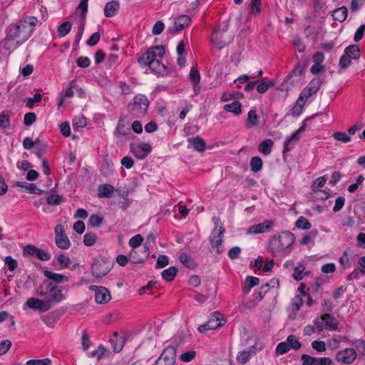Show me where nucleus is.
Returning a JSON list of instances; mask_svg holds the SVG:
<instances>
[{"instance_id":"19","label":"nucleus","mask_w":365,"mask_h":365,"mask_svg":"<svg viewBox=\"0 0 365 365\" xmlns=\"http://www.w3.org/2000/svg\"><path fill=\"white\" fill-rule=\"evenodd\" d=\"M321 319L324 323V328L330 330H336L338 329V323L335 318L329 314H324L321 316Z\"/></svg>"},{"instance_id":"57","label":"nucleus","mask_w":365,"mask_h":365,"mask_svg":"<svg viewBox=\"0 0 365 365\" xmlns=\"http://www.w3.org/2000/svg\"><path fill=\"white\" fill-rule=\"evenodd\" d=\"M304 270V266L303 264H299L298 267L294 269V273L292 274V277L297 280L299 281L303 278V272Z\"/></svg>"},{"instance_id":"36","label":"nucleus","mask_w":365,"mask_h":365,"mask_svg":"<svg viewBox=\"0 0 365 365\" xmlns=\"http://www.w3.org/2000/svg\"><path fill=\"white\" fill-rule=\"evenodd\" d=\"M258 116L255 110H250L247 115L246 125L247 128L258 125Z\"/></svg>"},{"instance_id":"52","label":"nucleus","mask_w":365,"mask_h":365,"mask_svg":"<svg viewBox=\"0 0 365 365\" xmlns=\"http://www.w3.org/2000/svg\"><path fill=\"white\" fill-rule=\"evenodd\" d=\"M103 221V218L98 215H92L89 218V225L92 227H99Z\"/></svg>"},{"instance_id":"56","label":"nucleus","mask_w":365,"mask_h":365,"mask_svg":"<svg viewBox=\"0 0 365 365\" xmlns=\"http://www.w3.org/2000/svg\"><path fill=\"white\" fill-rule=\"evenodd\" d=\"M36 120V115L34 113L29 112L25 114L24 123L26 126L31 125Z\"/></svg>"},{"instance_id":"16","label":"nucleus","mask_w":365,"mask_h":365,"mask_svg":"<svg viewBox=\"0 0 365 365\" xmlns=\"http://www.w3.org/2000/svg\"><path fill=\"white\" fill-rule=\"evenodd\" d=\"M356 357V351L353 349H345L339 351L336 355V359L339 362L346 364H351Z\"/></svg>"},{"instance_id":"49","label":"nucleus","mask_w":365,"mask_h":365,"mask_svg":"<svg viewBox=\"0 0 365 365\" xmlns=\"http://www.w3.org/2000/svg\"><path fill=\"white\" fill-rule=\"evenodd\" d=\"M97 236L93 233H86L83 237V243L86 246H92L96 242Z\"/></svg>"},{"instance_id":"35","label":"nucleus","mask_w":365,"mask_h":365,"mask_svg":"<svg viewBox=\"0 0 365 365\" xmlns=\"http://www.w3.org/2000/svg\"><path fill=\"white\" fill-rule=\"evenodd\" d=\"M178 270L177 267L172 266L170 267L168 269H166L162 272V277L164 279H165L168 282H171L174 279L175 277L176 276Z\"/></svg>"},{"instance_id":"27","label":"nucleus","mask_w":365,"mask_h":365,"mask_svg":"<svg viewBox=\"0 0 365 365\" xmlns=\"http://www.w3.org/2000/svg\"><path fill=\"white\" fill-rule=\"evenodd\" d=\"M56 246L62 250H67L71 247V242L66 235H61L55 237Z\"/></svg>"},{"instance_id":"54","label":"nucleus","mask_w":365,"mask_h":365,"mask_svg":"<svg viewBox=\"0 0 365 365\" xmlns=\"http://www.w3.org/2000/svg\"><path fill=\"white\" fill-rule=\"evenodd\" d=\"M290 350L287 341H282L278 344L276 348V353L277 354H284Z\"/></svg>"},{"instance_id":"6","label":"nucleus","mask_w":365,"mask_h":365,"mask_svg":"<svg viewBox=\"0 0 365 365\" xmlns=\"http://www.w3.org/2000/svg\"><path fill=\"white\" fill-rule=\"evenodd\" d=\"M147 55L143 54L138 59V62L142 66H147L150 71L161 76H166L168 69L165 65L162 63L156 57L147 59Z\"/></svg>"},{"instance_id":"46","label":"nucleus","mask_w":365,"mask_h":365,"mask_svg":"<svg viewBox=\"0 0 365 365\" xmlns=\"http://www.w3.org/2000/svg\"><path fill=\"white\" fill-rule=\"evenodd\" d=\"M287 343L289 344V349H293L294 350H298L301 347V343L299 341L297 338L294 335H289L287 338Z\"/></svg>"},{"instance_id":"47","label":"nucleus","mask_w":365,"mask_h":365,"mask_svg":"<svg viewBox=\"0 0 365 365\" xmlns=\"http://www.w3.org/2000/svg\"><path fill=\"white\" fill-rule=\"evenodd\" d=\"M155 236L154 235V234L151 233L148 236V237L146 239V242L145 243L144 251H143L144 258L148 257L149 254H150L148 247L151 244H155Z\"/></svg>"},{"instance_id":"26","label":"nucleus","mask_w":365,"mask_h":365,"mask_svg":"<svg viewBox=\"0 0 365 365\" xmlns=\"http://www.w3.org/2000/svg\"><path fill=\"white\" fill-rule=\"evenodd\" d=\"M188 142L196 150L199 152L204 151L205 149V142L202 138L199 136L190 138L188 139Z\"/></svg>"},{"instance_id":"60","label":"nucleus","mask_w":365,"mask_h":365,"mask_svg":"<svg viewBox=\"0 0 365 365\" xmlns=\"http://www.w3.org/2000/svg\"><path fill=\"white\" fill-rule=\"evenodd\" d=\"M42 96L40 93H36L34 98H29L26 101V106L29 108H32L35 103L41 102Z\"/></svg>"},{"instance_id":"58","label":"nucleus","mask_w":365,"mask_h":365,"mask_svg":"<svg viewBox=\"0 0 365 365\" xmlns=\"http://www.w3.org/2000/svg\"><path fill=\"white\" fill-rule=\"evenodd\" d=\"M62 198V196L58 195H50L47 197L46 202L48 205H58L61 202Z\"/></svg>"},{"instance_id":"5","label":"nucleus","mask_w":365,"mask_h":365,"mask_svg":"<svg viewBox=\"0 0 365 365\" xmlns=\"http://www.w3.org/2000/svg\"><path fill=\"white\" fill-rule=\"evenodd\" d=\"M150 102L148 98L143 94L135 95L133 103L128 105V110L135 118H141L145 115L149 107Z\"/></svg>"},{"instance_id":"43","label":"nucleus","mask_w":365,"mask_h":365,"mask_svg":"<svg viewBox=\"0 0 365 365\" xmlns=\"http://www.w3.org/2000/svg\"><path fill=\"white\" fill-rule=\"evenodd\" d=\"M256 86L257 92L259 93H264L269 89V88L274 86V82L272 80L267 82H259Z\"/></svg>"},{"instance_id":"30","label":"nucleus","mask_w":365,"mask_h":365,"mask_svg":"<svg viewBox=\"0 0 365 365\" xmlns=\"http://www.w3.org/2000/svg\"><path fill=\"white\" fill-rule=\"evenodd\" d=\"M179 259L180 260L181 263L188 269H192L196 267V264L193 258L185 252L180 254Z\"/></svg>"},{"instance_id":"13","label":"nucleus","mask_w":365,"mask_h":365,"mask_svg":"<svg viewBox=\"0 0 365 365\" xmlns=\"http://www.w3.org/2000/svg\"><path fill=\"white\" fill-rule=\"evenodd\" d=\"M130 150L133 155L138 159H143L151 152V146L147 143H140L139 144H130Z\"/></svg>"},{"instance_id":"25","label":"nucleus","mask_w":365,"mask_h":365,"mask_svg":"<svg viewBox=\"0 0 365 365\" xmlns=\"http://www.w3.org/2000/svg\"><path fill=\"white\" fill-rule=\"evenodd\" d=\"M43 274L48 279L57 283H61L64 281L67 282L68 280V278L66 276L58 273H54L49 270H45L43 272Z\"/></svg>"},{"instance_id":"64","label":"nucleus","mask_w":365,"mask_h":365,"mask_svg":"<svg viewBox=\"0 0 365 365\" xmlns=\"http://www.w3.org/2000/svg\"><path fill=\"white\" fill-rule=\"evenodd\" d=\"M168 257L165 255H161L158 257L156 262V268H162L168 264Z\"/></svg>"},{"instance_id":"37","label":"nucleus","mask_w":365,"mask_h":365,"mask_svg":"<svg viewBox=\"0 0 365 365\" xmlns=\"http://www.w3.org/2000/svg\"><path fill=\"white\" fill-rule=\"evenodd\" d=\"M223 108L225 110L233 113L235 115H240L242 113L241 103L237 101L226 104Z\"/></svg>"},{"instance_id":"39","label":"nucleus","mask_w":365,"mask_h":365,"mask_svg":"<svg viewBox=\"0 0 365 365\" xmlns=\"http://www.w3.org/2000/svg\"><path fill=\"white\" fill-rule=\"evenodd\" d=\"M190 78L196 92L197 85L200 83V75L197 68L192 67L190 73Z\"/></svg>"},{"instance_id":"4","label":"nucleus","mask_w":365,"mask_h":365,"mask_svg":"<svg viewBox=\"0 0 365 365\" xmlns=\"http://www.w3.org/2000/svg\"><path fill=\"white\" fill-rule=\"evenodd\" d=\"M227 30L228 24L225 22L223 26H217L212 31L211 41L218 50L222 49L232 41V36L228 33Z\"/></svg>"},{"instance_id":"21","label":"nucleus","mask_w":365,"mask_h":365,"mask_svg":"<svg viewBox=\"0 0 365 365\" xmlns=\"http://www.w3.org/2000/svg\"><path fill=\"white\" fill-rule=\"evenodd\" d=\"M110 342L112 344L113 351L119 352L123 347L125 339L119 337L118 333L114 332Z\"/></svg>"},{"instance_id":"55","label":"nucleus","mask_w":365,"mask_h":365,"mask_svg":"<svg viewBox=\"0 0 365 365\" xmlns=\"http://www.w3.org/2000/svg\"><path fill=\"white\" fill-rule=\"evenodd\" d=\"M51 364V361L48 359H30L26 361V365H50Z\"/></svg>"},{"instance_id":"24","label":"nucleus","mask_w":365,"mask_h":365,"mask_svg":"<svg viewBox=\"0 0 365 365\" xmlns=\"http://www.w3.org/2000/svg\"><path fill=\"white\" fill-rule=\"evenodd\" d=\"M14 185H16L17 187L25 188L27 190H29V192L30 193L41 195L43 192V190L38 188L36 185L32 184V183H27L25 182L16 181L14 183Z\"/></svg>"},{"instance_id":"18","label":"nucleus","mask_w":365,"mask_h":365,"mask_svg":"<svg viewBox=\"0 0 365 365\" xmlns=\"http://www.w3.org/2000/svg\"><path fill=\"white\" fill-rule=\"evenodd\" d=\"M26 305L29 308L38 311L39 312H45L49 310L42 299H39L35 297L29 298L26 301Z\"/></svg>"},{"instance_id":"45","label":"nucleus","mask_w":365,"mask_h":365,"mask_svg":"<svg viewBox=\"0 0 365 365\" xmlns=\"http://www.w3.org/2000/svg\"><path fill=\"white\" fill-rule=\"evenodd\" d=\"M86 124L87 120L86 118H85L84 116L76 117L73 120V127L76 130L84 128L86 125Z\"/></svg>"},{"instance_id":"50","label":"nucleus","mask_w":365,"mask_h":365,"mask_svg":"<svg viewBox=\"0 0 365 365\" xmlns=\"http://www.w3.org/2000/svg\"><path fill=\"white\" fill-rule=\"evenodd\" d=\"M4 262L5 264L7 265L9 270L11 272L14 271L18 266L17 261L12 258L11 256L6 257L4 259Z\"/></svg>"},{"instance_id":"53","label":"nucleus","mask_w":365,"mask_h":365,"mask_svg":"<svg viewBox=\"0 0 365 365\" xmlns=\"http://www.w3.org/2000/svg\"><path fill=\"white\" fill-rule=\"evenodd\" d=\"M312 347L319 352H324L327 350L325 342L319 340L313 341Z\"/></svg>"},{"instance_id":"32","label":"nucleus","mask_w":365,"mask_h":365,"mask_svg":"<svg viewBox=\"0 0 365 365\" xmlns=\"http://www.w3.org/2000/svg\"><path fill=\"white\" fill-rule=\"evenodd\" d=\"M345 54L351 59H359L360 58V50L357 45H351L346 48Z\"/></svg>"},{"instance_id":"29","label":"nucleus","mask_w":365,"mask_h":365,"mask_svg":"<svg viewBox=\"0 0 365 365\" xmlns=\"http://www.w3.org/2000/svg\"><path fill=\"white\" fill-rule=\"evenodd\" d=\"M347 15L348 10L346 6H341L335 9L332 14L334 19L336 21H339V22L344 21L347 18Z\"/></svg>"},{"instance_id":"12","label":"nucleus","mask_w":365,"mask_h":365,"mask_svg":"<svg viewBox=\"0 0 365 365\" xmlns=\"http://www.w3.org/2000/svg\"><path fill=\"white\" fill-rule=\"evenodd\" d=\"M89 289L95 292L96 302L98 304L107 303L111 299L109 291L105 287L92 285Z\"/></svg>"},{"instance_id":"20","label":"nucleus","mask_w":365,"mask_h":365,"mask_svg":"<svg viewBox=\"0 0 365 365\" xmlns=\"http://www.w3.org/2000/svg\"><path fill=\"white\" fill-rule=\"evenodd\" d=\"M114 187L110 184L100 185L98 187V196L100 198H109L112 196Z\"/></svg>"},{"instance_id":"62","label":"nucleus","mask_w":365,"mask_h":365,"mask_svg":"<svg viewBox=\"0 0 365 365\" xmlns=\"http://www.w3.org/2000/svg\"><path fill=\"white\" fill-rule=\"evenodd\" d=\"M334 138L336 140L341 141L343 143H348L351 140V138L346 133L343 132L334 133Z\"/></svg>"},{"instance_id":"22","label":"nucleus","mask_w":365,"mask_h":365,"mask_svg":"<svg viewBox=\"0 0 365 365\" xmlns=\"http://www.w3.org/2000/svg\"><path fill=\"white\" fill-rule=\"evenodd\" d=\"M120 4L118 1L108 2L104 8V14L106 17L113 16L119 9Z\"/></svg>"},{"instance_id":"61","label":"nucleus","mask_w":365,"mask_h":365,"mask_svg":"<svg viewBox=\"0 0 365 365\" xmlns=\"http://www.w3.org/2000/svg\"><path fill=\"white\" fill-rule=\"evenodd\" d=\"M261 0H251L250 1V13L253 14H259L261 11L260 8Z\"/></svg>"},{"instance_id":"2","label":"nucleus","mask_w":365,"mask_h":365,"mask_svg":"<svg viewBox=\"0 0 365 365\" xmlns=\"http://www.w3.org/2000/svg\"><path fill=\"white\" fill-rule=\"evenodd\" d=\"M294 240L295 237L292 232H282L270 239L268 244L269 250L275 255L289 253Z\"/></svg>"},{"instance_id":"38","label":"nucleus","mask_w":365,"mask_h":365,"mask_svg":"<svg viewBox=\"0 0 365 365\" xmlns=\"http://www.w3.org/2000/svg\"><path fill=\"white\" fill-rule=\"evenodd\" d=\"M306 65L304 63H299L298 65L292 71V72L287 76L286 79L288 80L294 76L301 77L304 75Z\"/></svg>"},{"instance_id":"31","label":"nucleus","mask_w":365,"mask_h":365,"mask_svg":"<svg viewBox=\"0 0 365 365\" xmlns=\"http://www.w3.org/2000/svg\"><path fill=\"white\" fill-rule=\"evenodd\" d=\"M259 283V279L257 277L249 276L246 278L245 285L243 287V292L245 294H247L250 289Z\"/></svg>"},{"instance_id":"1","label":"nucleus","mask_w":365,"mask_h":365,"mask_svg":"<svg viewBox=\"0 0 365 365\" xmlns=\"http://www.w3.org/2000/svg\"><path fill=\"white\" fill-rule=\"evenodd\" d=\"M38 21L36 17L29 16L11 25L4 39V47L14 50L24 43L31 36Z\"/></svg>"},{"instance_id":"15","label":"nucleus","mask_w":365,"mask_h":365,"mask_svg":"<svg viewBox=\"0 0 365 365\" xmlns=\"http://www.w3.org/2000/svg\"><path fill=\"white\" fill-rule=\"evenodd\" d=\"M163 360L165 362V365H175L176 361V349L174 346H168L160 357L158 361Z\"/></svg>"},{"instance_id":"48","label":"nucleus","mask_w":365,"mask_h":365,"mask_svg":"<svg viewBox=\"0 0 365 365\" xmlns=\"http://www.w3.org/2000/svg\"><path fill=\"white\" fill-rule=\"evenodd\" d=\"M305 102L306 101H300L299 97L298 98L296 103L292 108V115L294 116H299L302 113Z\"/></svg>"},{"instance_id":"8","label":"nucleus","mask_w":365,"mask_h":365,"mask_svg":"<svg viewBox=\"0 0 365 365\" xmlns=\"http://www.w3.org/2000/svg\"><path fill=\"white\" fill-rule=\"evenodd\" d=\"M225 229L220 226L218 228L215 227L211 232L209 237L210 243L213 250H216V252L220 255L222 254L225 249L222 246V238Z\"/></svg>"},{"instance_id":"7","label":"nucleus","mask_w":365,"mask_h":365,"mask_svg":"<svg viewBox=\"0 0 365 365\" xmlns=\"http://www.w3.org/2000/svg\"><path fill=\"white\" fill-rule=\"evenodd\" d=\"M110 263L105 258L99 257L93 261L91 266V273L96 278L106 276L110 270Z\"/></svg>"},{"instance_id":"17","label":"nucleus","mask_w":365,"mask_h":365,"mask_svg":"<svg viewBox=\"0 0 365 365\" xmlns=\"http://www.w3.org/2000/svg\"><path fill=\"white\" fill-rule=\"evenodd\" d=\"M273 226V222L271 221H264L262 223L250 226L247 231V234L256 235L268 232Z\"/></svg>"},{"instance_id":"59","label":"nucleus","mask_w":365,"mask_h":365,"mask_svg":"<svg viewBox=\"0 0 365 365\" xmlns=\"http://www.w3.org/2000/svg\"><path fill=\"white\" fill-rule=\"evenodd\" d=\"M143 241V237L140 235H136L131 237L129 241V245L133 248L139 247Z\"/></svg>"},{"instance_id":"41","label":"nucleus","mask_w":365,"mask_h":365,"mask_svg":"<svg viewBox=\"0 0 365 365\" xmlns=\"http://www.w3.org/2000/svg\"><path fill=\"white\" fill-rule=\"evenodd\" d=\"M71 24L69 21H66L58 27V34L60 37L66 36L71 30Z\"/></svg>"},{"instance_id":"42","label":"nucleus","mask_w":365,"mask_h":365,"mask_svg":"<svg viewBox=\"0 0 365 365\" xmlns=\"http://www.w3.org/2000/svg\"><path fill=\"white\" fill-rule=\"evenodd\" d=\"M295 226L296 227L302 230H308L312 227L311 223L306 217L303 216H301L298 218L295 222Z\"/></svg>"},{"instance_id":"63","label":"nucleus","mask_w":365,"mask_h":365,"mask_svg":"<svg viewBox=\"0 0 365 365\" xmlns=\"http://www.w3.org/2000/svg\"><path fill=\"white\" fill-rule=\"evenodd\" d=\"M351 60L352 59L346 54L343 55L339 60V66L343 69L347 68L351 65Z\"/></svg>"},{"instance_id":"10","label":"nucleus","mask_w":365,"mask_h":365,"mask_svg":"<svg viewBox=\"0 0 365 365\" xmlns=\"http://www.w3.org/2000/svg\"><path fill=\"white\" fill-rule=\"evenodd\" d=\"M225 322L223 319H220V314L219 312H214L205 324L198 327V331L201 333H205L208 330L216 329L222 326Z\"/></svg>"},{"instance_id":"34","label":"nucleus","mask_w":365,"mask_h":365,"mask_svg":"<svg viewBox=\"0 0 365 365\" xmlns=\"http://www.w3.org/2000/svg\"><path fill=\"white\" fill-rule=\"evenodd\" d=\"M124 123H125L124 117H120L119 118L118 124L116 131H115L116 135H126L128 134L131 133L130 128L127 127Z\"/></svg>"},{"instance_id":"3","label":"nucleus","mask_w":365,"mask_h":365,"mask_svg":"<svg viewBox=\"0 0 365 365\" xmlns=\"http://www.w3.org/2000/svg\"><path fill=\"white\" fill-rule=\"evenodd\" d=\"M38 294L42 297L48 309L63 299L61 288L48 281H44L39 286Z\"/></svg>"},{"instance_id":"40","label":"nucleus","mask_w":365,"mask_h":365,"mask_svg":"<svg viewBox=\"0 0 365 365\" xmlns=\"http://www.w3.org/2000/svg\"><path fill=\"white\" fill-rule=\"evenodd\" d=\"M251 170L254 173H257L261 170L262 168V160L259 157L255 156L251 158L250 160Z\"/></svg>"},{"instance_id":"44","label":"nucleus","mask_w":365,"mask_h":365,"mask_svg":"<svg viewBox=\"0 0 365 365\" xmlns=\"http://www.w3.org/2000/svg\"><path fill=\"white\" fill-rule=\"evenodd\" d=\"M344 339V337L342 336L334 335L328 340L327 344L331 349H335L338 348L339 344Z\"/></svg>"},{"instance_id":"23","label":"nucleus","mask_w":365,"mask_h":365,"mask_svg":"<svg viewBox=\"0 0 365 365\" xmlns=\"http://www.w3.org/2000/svg\"><path fill=\"white\" fill-rule=\"evenodd\" d=\"M144 54L147 55V59L156 57L157 56L162 57L165 54V48L163 46H151Z\"/></svg>"},{"instance_id":"11","label":"nucleus","mask_w":365,"mask_h":365,"mask_svg":"<svg viewBox=\"0 0 365 365\" xmlns=\"http://www.w3.org/2000/svg\"><path fill=\"white\" fill-rule=\"evenodd\" d=\"M191 23V19L188 15H181L177 17L172 26H169L168 31L171 34H176L180 31L188 26Z\"/></svg>"},{"instance_id":"9","label":"nucleus","mask_w":365,"mask_h":365,"mask_svg":"<svg viewBox=\"0 0 365 365\" xmlns=\"http://www.w3.org/2000/svg\"><path fill=\"white\" fill-rule=\"evenodd\" d=\"M322 85V81L319 78H313L300 93L299 100L307 101L309 98L317 94Z\"/></svg>"},{"instance_id":"28","label":"nucleus","mask_w":365,"mask_h":365,"mask_svg":"<svg viewBox=\"0 0 365 365\" xmlns=\"http://www.w3.org/2000/svg\"><path fill=\"white\" fill-rule=\"evenodd\" d=\"M273 141L271 139H266L262 141L258 145V150L265 155L271 153L273 146Z\"/></svg>"},{"instance_id":"51","label":"nucleus","mask_w":365,"mask_h":365,"mask_svg":"<svg viewBox=\"0 0 365 365\" xmlns=\"http://www.w3.org/2000/svg\"><path fill=\"white\" fill-rule=\"evenodd\" d=\"M57 261L62 269L68 267L71 263L70 258L63 254L58 256Z\"/></svg>"},{"instance_id":"33","label":"nucleus","mask_w":365,"mask_h":365,"mask_svg":"<svg viewBox=\"0 0 365 365\" xmlns=\"http://www.w3.org/2000/svg\"><path fill=\"white\" fill-rule=\"evenodd\" d=\"M254 354L255 352L252 351V349L250 348L248 350H243L238 353L237 356V361L242 364H245L249 361L251 356Z\"/></svg>"},{"instance_id":"14","label":"nucleus","mask_w":365,"mask_h":365,"mask_svg":"<svg viewBox=\"0 0 365 365\" xmlns=\"http://www.w3.org/2000/svg\"><path fill=\"white\" fill-rule=\"evenodd\" d=\"M302 365H331L332 360L329 357H314L308 354H303L301 356Z\"/></svg>"}]
</instances>
